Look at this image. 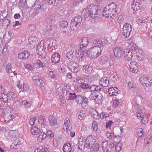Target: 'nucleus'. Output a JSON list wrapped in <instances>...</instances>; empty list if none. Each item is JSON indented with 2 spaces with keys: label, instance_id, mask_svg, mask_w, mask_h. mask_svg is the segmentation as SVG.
<instances>
[{
  "label": "nucleus",
  "instance_id": "47",
  "mask_svg": "<svg viewBox=\"0 0 152 152\" xmlns=\"http://www.w3.org/2000/svg\"><path fill=\"white\" fill-rule=\"evenodd\" d=\"M80 86L81 88L85 89H88L89 88V85L88 84L84 83H82V85H80Z\"/></svg>",
  "mask_w": 152,
  "mask_h": 152
},
{
  "label": "nucleus",
  "instance_id": "56",
  "mask_svg": "<svg viewBox=\"0 0 152 152\" xmlns=\"http://www.w3.org/2000/svg\"><path fill=\"white\" fill-rule=\"evenodd\" d=\"M49 136L50 137L53 138L54 136V134L51 131H48L47 132L46 136Z\"/></svg>",
  "mask_w": 152,
  "mask_h": 152
},
{
  "label": "nucleus",
  "instance_id": "5",
  "mask_svg": "<svg viewBox=\"0 0 152 152\" xmlns=\"http://www.w3.org/2000/svg\"><path fill=\"white\" fill-rule=\"evenodd\" d=\"M82 18L79 15H76L71 20L70 27L72 30H76L80 26L82 22Z\"/></svg>",
  "mask_w": 152,
  "mask_h": 152
},
{
  "label": "nucleus",
  "instance_id": "30",
  "mask_svg": "<svg viewBox=\"0 0 152 152\" xmlns=\"http://www.w3.org/2000/svg\"><path fill=\"white\" fill-rule=\"evenodd\" d=\"M8 134L11 137L17 138L19 136V133L17 130H12L9 131Z\"/></svg>",
  "mask_w": 152,
  "mask_h": 152
},
{
  "label": "nucleus",
  "instance_id": "10",
  "mask_svg": "<svg viewBox=\"0 0 152 152\" xmlns=\"http://www.w3.org/2000/svg\"><path fill=\"white\" fill-rule=\"evenodd\" d=\"M72 128V123L70 119L66 118L64 121L63 129L66 132H68Z\"/></svg>",
  "mask_w": 152,
  "mask_h": 152
},
{
  "label": "nucleus",
  "instance_id": "12",
  "mask_svg": "<svg viewBox=\"0 0 152 152\" xmlns=\"http://www.w3.org/2000/svg\"><path fill=\"white\" fill-rule=\"evenodd\" d=\"M37 39L36 37H30L28 39L29 43L28 45V47L31 49H33L37 44Z\"/></svg>",
  "mask_w": 152,
  "mask_h": 152
},
{
  "label": "nucleus",
  "instance_id": "7",
  "mask_svg": "<svg viewBox=\"0 0 152 152\" xmlns=\"http://www.w3.org/2000/svg\"><path fill=\"white\" fill-rule=\"evenodd\" d=\"M96 141V137L95 136H89L86 139L84 146L87 148H90L91 147L95 144Z\"/></svg>",
  "mask_w": 152,
  "mask_h": 152
},
{
  "label": "nucleus",
  "instance_id": "21",
  "mask_svg": "<svg viewBox=\"0 0 152 152\" xmlns=\"http://www.w3.org/2000/svg\"><path fill=\"white\" fill-rule=\"evenodd\" d=\"M109 83L107 77H105L101 78L99 80V83L100 85L103 87H107Z\"/></svg>",
  "mask_w": 152,
  "mask_h": 152
},
{
  "label": "nucleus",
  "instance_id": "46",
  "mask_svg": "<svg viewBox=\"0 0 152 152\" xmlns=\"http://www.w3.org/2000/svg\"><path fill=\"white\" fill-rule=\"evenodd\" d=\"M63 96L66 99H67L70 93L69 91L66 90L64 89L63 90Z\"/></svg>",
  "mask_w": 152,
  "mask_h": 152
},
{
  "label": "nucleus",
  "instance_id": "18",
  "mask_svg": "<svg viewBox=\"0 0 152 152\" xmlns=\"http://www.w3.org/2000/svg\"><path fill=\"white\" fill-rule=\"evenodd\" d=\"M36 51L37 54L40 56L42 55L43 57H45L46 53L44 49V46L38 45L36 49Z\"/></svg>",
  "mask_w": 152,
  "mask_h": 152
},
{
  "label": "nucleus",
  "instance_id": "19",
  "mask_svg": "<svg viewBox=\"0 0 152 152\" xmlns=\"http://www.w3.org/2000/svg\"><path fill=\"white\" fill-rule=\"evenodd\" d=\"M48 62L47 61L45 60L43 62L41 60H38L34 64V67H35L36 65L37 68L39 67H43L47 65Z\"/></svg>",
  "mask_w": 152,
  "mask_h": 152
},
{
  "label": "nucleus",
  "instance_id": "15",
  "mask_svg": "<svg viewBox=\"0 0 152 152\" xmlns=\"http://www.w3.org/2000/svg\"><path fill=\"white\" fill-rule=\"evenodd\" d=\"M123 51L121 48L119 47L115 48L113 50L114 55L118 58L123 56Z\"/></svg>",
  "mask_w": 152,
  "mask_h": 152
},
{
  "label": "nucleus",
  "instance_id": "32",
  "mask_svg": "<svg viewBox=\"0 0 152 152\" xmlns=\"http://www.w3.org/2000/svg\"><path fill=\"white\" fill-rule=\"evenodd\" d=\"M31 132L32 135H35L38 134L40 132V130L37 127L34 126L32 127Z\"/></svg>",
  "mask_w": 152,
  "mask_h": 152
},
{
  "label": "nucleus",
  "instance_id": "11",
  "mask_svg": "<svg viewBox=\"0 0 152 152\" xmlns=\"http://www.w3.org/2000/svg\"><path fill=\"white\" fill-rule=\"evenodd\" d=\"M23 142V140L21 138L18 137L13 141L11 146V148L14 149H17L19 147L20 145Z\"/></svg>",
  "mask_w": 152,
  "mask_h": 152
},
{
  "label": "nucleus",
  "instance_id": "41",
  "mask_svg": "<svg viewBox=\"0 0 152 152\" xmlns=\"http://www.w3.org/2000/svg\"><path fill=\"white\" fill-rule=\"evenodd\" d=\"M102 96L100 94L96 96L95 97L92 99V100H94L95 101H97L98 103H100L102 102Z\"/></svg>",
  "mask_w": 152,
  "mask_h": 152
},
{
  "label": "nucleus",
  "instance_id": "25",
  "mask_svg": "<svg viewBox=\"0 0 152 152\" xmlns=\"http://www.w3.org/2000/svg\"><path fill=\"white\" fill-rule=\"evenodd\" d=\"M72 150V145L70 143L66 142L64 144L63 148L64 152H71Z\"/></svg>",
  "mask_w": 152,
  "mask_h": 152
},
{
  "label": "nucleus",
  "instance_id": "33",
  "mask_svg": "<svg viewBox=\"0 0 152 152\" xmlns=\"http://www.w3.org/2000/svg\"><path fill=\"white\" fill-rule=\"evenodd\" d=\"M49 123L51 125L54 126L57 124L56 119L52 115L50 116L48 118Z\"/></svg>",
  "mask_w": 152,
  "mask_h": 152
},
{
  "label": "nucleus",
  "instance_id": "22",
  "mask_svg": "<svg viewBox=\"0 0 152 152\" xmlns=\"http://www.w3.org/2000/svg\"><path fill=\"white\" fill-rule=\"evenodd\" d=\"M30 53L27 50H24L18 55L19 58L22 59L27 58L29 56Z\"/></svg>",
  "mask_w": 152,
  "mask_h": 152
},
{
  "label": "nucleus",
  "instance_id": "24",
  "mask_svg": "<svg viewBox=\"0 0 152 152\" xmlns=\"http://www.w3.org/2000/svg\"><path fill=\"white\" fill-rule=\"evenodd\" d=\"M148 79L145 77H141L140 78L139 81L141 84L144 86H148L151 85L152 82H149L148 81Z\"/></svg>",
  "mask_w": 152,
  "mask_h": 152
},
{
  "label": "nucleus",
  "instance_id": "23",
  "mask_svg": "<svg viewBox=\"0 0 152 152\" xmlns=\"http://www.w3.org/2000/svg\"><path fill=\"white\" fill-rule=\"evenodd\" d=\"M137 66L138 64L135 62H131L129 65L131 71L134 73L137 72L138 69Z\"/></svg>",
  "mask_w": 152,
  "mask_h": 152
},
{
  "label": "nucleus",
  "instance_id": "61",
  "mask_svg": "<svg viewBox=\"0 0 152 152\" xmlns=\"http://www.w3.org/2000/svg\"><path fill=\"white\" fill-rule=\"evenodd\" d=\"M136 22L138 24L140 25H142L144 23V22L142 20L140 19H137V20Z\"/></svg>",
  "mask_w": 152,
  "mask_h": 152
},
{
  "label": "nucleus",
  "instance_id": "53",
  "mask_svg": "<svg viewBox=\"0 0 152 152\" xmlns=\"http://www.w3.org/2000/svg\"><path fill=\"white\" fill-rule=\"evenodd\" d=\"M36 120V117H34L31 118L29 120V124H30L32 126L34 124V122Z\"/></svg>",
  "mask_w": 152,
  "mask_h": 152
},
{
  "label": "nucleus",
  "instance_id": "52",
  "mask_svg": "<svg viewBox=\"0 0 152 152\" xmlns=\"http://www.w3.org/2000/svg\"><path fill=\"white\" fill-rule=\"evenodd\" d=\"M24 66L25 67V69H26L28 71H31L33 69V67L32 66L29 64H24Z\"/></svg>",
  "mask_w": 152,
  "mask_h": 152
},
{
  "label": "nucleus",
  "instance_id": "50",
  "mask_svg": "<svg viewBox=\"0 0 152 152\" xmlns=\"http://www.w3.org/2000/svg\"><path fill=\"white\" fill-rule=\"evenodd\" d=\"M92 127L94 131H97L98 129V124L95 121H93L92 123Z\"/></svg>",
  "mask_w": 152,
  "mask_h": 152
},
{
  "label": "nucleus",
  "instance_id": "59",
  "mask_svg": "<svg viewBox=\"0 0 152 152\" xmlns=\"http://www.w3.org/2000/svg\"><path fill=\"white\" fill-rule=\"evenodd\" d=\"M66 99L63 96H60V101L63 104H64L66 102Z\"/></svg>",
  "mask_w": 152,
  "mask_h": 152
},
{
  "label": "nucleus",
  "instance_id": "44",
  "mask_svg": "<svg viewBox=\"0 0 152 152\" xmlns=\"http://www.w3.org/2000/svg\"><path fill=\"white\" fill-rule=\"evenodd\" d=\"M137 134L139 137H142L143 135V130L141 128H138L137 130Z\"/></svg>",
  "mask_w": 152,
  "mask_h": 152
},
{
  "label": "nucleus",
  "instance_id": "14",
  "mask_svg": "<svg viewBox=\"0 0 152 152\" xmlns=\"http://www.w3.org/2000/svg\"><path fill=\"white\" fill-rule=\"evenodd\" d=\"M33 80L38 86L42 87L44 85V81L38 76H34L32 77Z\"/></svg>",
  "mask_w": 152,
  "mask_h": 152
},
{
  "label": "nucleus",
  "instance_id": "37",
  "mask_svg": "<svg viewBox=\"0 0 152 152\" xmlns=\"http://www.w3.org/2000/svg\"><path fill=\"white\" fill-rule=\"evenodd\" d=\"M7 95L8 98L9 100H14L17 97V95L13 92H9L8 93Z\"/></svg>",
  "mask_w": 152,
  "mask_h": 152
},
{
  "label": "nucleus",
  "instance_id": "57",
  "mask_svg": "<svg viewBox=\"0 0 152 152\" xmlns=\"http://www.w3.org/2000/svg\"><path fill=\"white\" fill-rule=\"evenodd\" d=\"M119 79V77L116 74H115L112 78V80L113 81H117Z\"/></svg>",
  "mask_w": 152,
  "mask_h": 152
},
{
  "label": "nucleus",
  "instance_id": "20",
  "mask_svg": "<svg viewBox=\"0 0 152 152\" xmlns=\"http://www.w3.org/2000/svg\"><path fill=\"white\" fill-rule=\"evenodd\" d=\"M87 99L86 97H82L80 96H77V99H76V102L79 104L83 103L86 104L87 103Z\"/></svg>",
  "mask_w": 152,
  "mask_h": 152
},
{
  "label": "nucleus",
  "instance_id": "62",
  "mask_svg": "<svg viewBox=\"0 0 152 152\" xmlns=\"http://www.w3.org/2000/svg\"><path fill=\"white\" fill-rule=\"evenodd\" d=\"M113 123V122L111 121H109L106 123V127L107 128H109L111 127V126L112 124Z\"/></svg>",
  "mask_w": 152,
  "mask_h": 152
},
{
  "label": "nucleus",
  "instance_id": "9",
  "mask_svg": "<svg viewBox=\"0 0 152 152\" xmlns=\"http://www.w3.org/2000/svg\"><path fill=\"white\" fill-rule=\"evenodd\" d=\"M69 69L72 72L74 73H77L80 70L78 64L74 61H71L68 64Z\"/></svg>",
  "mask_w": 152,
  "mask_h": 152
},
{
  "label": "nucleus",
  "instance_id": "4",
  "mask_svg": "<svg viewBox=\"0 0 152 152\" xmlns=\"http://www.w3.org/2000/svg\"><path fill=\"white\" fill-rule=\"evenodd\" d=\"M116 6L114 4L109 5L105 7L103 10L102 15L105 17H108L111 15L114 16L116 14Z\"/></svg>",
  "mask_w": 152,
  "mask_h": 152
},
{
  "label": "nucleus",
  "instance_id": "64",
  "mask_svg": "<svg viewBox=\"0 0 152 152\" xmlns=\"http://www.w3.org/2000/svg\"><path fill=\"white\" fill-rule=\"evenodd\" d=\"M39 152H49L48 149L45 148H43L42 147V148L39 150Z\"/></svg>",
  "mask_w": 152,
  "mask_h": 152
},
{
  "label": "nucleus",
  "instance_id": "29",
  "mask_svg": "<svg viewBox=\"0 0 152 152\" xmlns=\"http://www.w3.org/2000/svg\"><path fill=\"white\" fill-rule=\"evenodd\" d=\"M91 115L93 118L96 119H98L99 118V116L97 112L94 109L92 108L90 109L89 110Z\"/></svg>",
  "mask_w": 152,
  "mask_h": 152
},
{
  "label": "nucleus",
  "instance_id": "54",
  "mask_svg": "<svg viewBox=\"0 0 152 152\" xmlns=\"http://www.w3.org/2000/svg\"><path fill=\"white\" fill-rule=\"evenodd\" d=\"M98 46H104L106 45V43L104 41H102L101 40H98Z\"/></svg>",
  "mask_w": 152,
  "mask_h": 152
},
{
  "label": "nucleus",
  "instance_id": "27",
  "mask_svg": "<svg viewBox=\"0 0 152 152\" xmlns=\"http://www.w3.org/2000/svg\"><path fill=\"white\" fill-rule=\"evenodd\" d=\"M106 136L109 140H112L113 141H116V138H115V135L113 132L107 131L106 133Z\"/></svg>",
  "mask_w": 152,
  "mask_h": 152
},
{
  "label": "nucleus",
  "instance_id": "63",
  "mask_svg": "<svg viewBox=\"0 0 152 152\" xmlns=\"http://www.w3.org/2000/svg\"><path fill=\"white\" fill-rule=\"evenodd\" d=\"M72 77V74L71 72L68 73L66 75V77L68 79H71Z\"/></svg>",
  "mask_w": 152,
  "mask_h": 152
},
{
  "label": "nucleus",
  "instance_id": "6",
  "mask_svg": "<svg viewBox=\"0 0 152 152\" xmlns=\"http://www.w3.org/2000/svg\"><path fill=\"white\" fill-rule=\"evenodd\" d=\"M102 145L104 152H114V145L113 143L105 141L102 142Z\"/></svg>",
  "mask_w": 152,
  "mask_h": 152
},
{
  "label": "nucleus",
  "instance_id": "38",
  "mask_svg": "<svg viewBox=\"0 0 152 152\" xmlns=\"http://www.w3.org/2000/svg\"><path fill=\"white\" fill-rule=\"evenodd\" d=\"M83 70L85 73L89 74L91 72L92 68L91 66H84L83 67Z\"/></svg>",
  "mask_w": 152,
  "mask_h": 152
},
{
  "label": "nucleus",
  "instance_id": "13",
  "mask_svg": "<svg viewBox=\"0 0 152 152\" xmlns=\"http://www.w3.org/2000/svg\"><path fill=\"white\" fill-rule=\"evenodd\" d=\"M130 49H124L123 51V56L128 61L132 60V53L130 50Z\"/></svg>",
  "mask_w": 152,
  "mask_h": 152
},
{
  "label": "nucleus",
  "instance_id": "8",
  "mask_svg": "<svg viewBox=\"0 0 152 152\" xmlns=\"http://www.w3.org/2000/svg\"><path fill=\"white\" fill-rule=\"evenodd\" d=\"M122 29V35L126 38L129 37L132 30L131 25L126 23L124 25Z\"/></svg>",
  "mask_w": 152,
  "mask_h": 152
},
{
  "label": "nucleus",
  "instance_id": "39",
  "mask_svg": "<svg viewBox=\"0 0 152 152\" xmlns=\"http://www.w3.org/2000/svg\"><path fill=\"white\" fill-rule=\"evenodd\" d=\"M46 137V134L44 133L43 132L40 133V134L37 138V140L39 142H41L42 140Z\"/></svg>",
  "mask_w": 152,
  "mask_h": 152
},
{
  "label": "nucleus",
  "instance_id": "1",
  "mask_svg": "<svg viewBox=\"0 0 152 152\" xmlns=\"http://www.w3.org/2000/svg\"><path fill=\"white\" fill-rule=\"evenodd\" d=\"M99 11L98 10L97 6H89L87 8H85L82 12L84 18H90L97 17L99 14Z\"/></svg>",
  "mask_w": 152,
  "mask_h": 152
},
{
  "label": "nucleus",
  "instance_id": "48",
  "mask_svg": "<svg viewBox=\"0 0 152 152\" xmlns=\"http://www.w3.org/2000/svg\"><path fill=\"white\" fill-rule=\"evenodd\" d=\"M74 51H72L71 50L70 51H69L66 54V58H67L69 59L71 58H72L73 56V53Z\"/></svg>",
  "mask_w": 152,
  "mask_h": 152
},
{
  "label": "nucleus",
  "instance_id": "36",
  "mask_svg": "<svg viewBox=\"0 0 152 152\" xmlns=\"http://www.w3.org/2000/svg\"><path fill=\"white\" fill-rule=\"evenodd\" d=\"M86 113L85 111L81 110L78 116V118L80 120H83L86 116Z\"/></svg>",
  "mask_w": 152,
  "mask_h": 152
},
{
  "label": "nucleus",
  "instance_id": "26",
  "mask_svg": "<svg viewBox=\"0 0 152 152\" xmlns=\"http://www.w3.org/2000/svg\"><path fill=\"white\" fill-rule=\"evenodd\" d=\"M140 5V4L137 2L134 1L131 5V8L134 12L137 11L141 8Z\"/></svg>",
  "mask_w": 152,
  "mask_h": 152
},
{
  "label": "nucleus",
  "instance_id": "35",
  "mask_svg": "<svg viewBox=\"0 0 152 152\" xmlns=\"http://www.w3.org/2000/svg\"><path fill=\"white\" fill-rule=\"evenodd\" d=\"M51 41L48 40L45 43V45L48 47V48H50L51 47H55L56 45V41Z\"/></svg>",
  "mask_w": 152,
  "mask_h": 152
},
{
  "label": "nucleus",
  "instance_id": "3",
  "mask_svg": "<svg viewBox=\"0 0 152 152\" xmlns=\"http://www.w3.org/2000/svg\"><path fill=\"white\" fill-rule=\"evenodd\" d=\"M102 50L99 47L95 46L91 48L86 51V54L88 57L92 59H95L101 54Z\"/></svg>",
  "mask_w": 152,
  "mask_h": 152
},
{
  "label": "nucleus",
  "instance_id": "58",
  "mask_svg": "<svg viewBox=\"0 0 152 152\" xmlns=\"http://www.w3.org/2000/svg\"><path fill=\"white\" fill-rule=\"evenodd\" d=\"M10 21L9 19H5L3 20V23L8 26L10 23Z\"/></svg>",
  "mask_w": 152,
  "mask_h": 152
},
{
  "label": "nucleus",
  "instance_id": "31",
  "mask_svg": "<svg viewBox=\"0 0 152 152\" xmlns=\"http://www.w3.org/2000/svg\"><path fill=\"white\" fill-rule=\"evenodd\" d=\"M20 104L23 106L25 108L27 109L29 108L31 105L30 102L28 101L24 100L22 101L20 103Z\"/></svg>",
  "mask_w": 152,
  "mask_h": 152
},
{
  "label": "nucleus",
  "instance_id": "40",
  "mask_svg": "<svg viewBox=\"0 0 152 152\" xmlns=\"http://www.w3.org/2000/svg\"><path fill=\"white\" fill-rule=\"evenodd\" d=\"M68 23L65 20L61 21L60 23V26L63 29L66 28L68 26Z\"/></svg>",
  "mask_w": 152,
  "mask_h": 152
},
{
  "label": "nucleus",
  "instance_id": "45",
  "mask_svg": "<svg viewBox=\"0 0 152 152\" xmlns=\"http://www.w3.org/2000/svg\"><path fill=\"white\" fill-rule=\"evenodd\" d=\"M14 118V116L13 115H9V116L5 118V122L6 123L9 122L10 121L12 120Z\"/></svg>",
  "mask_w": 152,
  "mask_h": 152
},
{
  "label": "nucleus",
  "instance_id": "28",
  "mask_svg": "<svg viewBox=\"0 0 152 152\" xmlns=\"http://www.w3.org/2000/svg\"><path fill=\"white\" fill-rule=\"evenodd\" d=\"M46 118L45 116H40L38 117V122L39 124L41 125V127H45L46 124Z\"/></svg>",
  "mask_w": 152,
  "mask_h": 152
},
{
  "label": "nucleus",
  "instance_id": "16",
  "mask_svg": "<svg viewBox=\"0 0 152 152\" xmlns=\"http://www.w3.org/2000/svg\"><path fill=\"white\" fill-rule=\"evenodd\" d=\"M8 95L4 93L2 87L0 86V100L4 102L7 103L8 101Z\"/></svg>",
  "mask_w": 152,
  "mask_h": 152
},
{
  "label": "nucleus",
  "instance_id": "49",
  "mask_svg": "<svg viewBox=\"0 0 152 152\" xmlns=\"http://www.w3.org/2000/svg\"><path fill=\"white\" fill-rule=\"evenodd\" d=\"M12 65L10 64H8L6 66V69L7 71V72L10 73L12 72Z\"/></svg>",
  "mask_w": 152,
  "mask_h": 152
},
{
  "label": "nucleus",
  "instance_id": "60",
  "mask_svg": "<svg viewBox=\"0 0 152 152\" xmlns=\"http://www.w3.org/2000/svg\"><path fill=\"white\" fill-rule=\"evenodd\" d=\"M29 88V87L28 85L23 83V91H26L28 90Z\"/></svg>",
  "mask_w": 152,
  "mask_h": 152
},
{
  "label": "nucleus",
  "instance_id": "34",
  "mask_svg": "<svg viewBox=\"0 0 152 152\" xmlns=\"http://www.w3.org/2000/svg\"><path fill=\"white\" fill-rule=\"evenodd\" d=\"M99 145L96 143L92 146L91 147L90 149V150L91 152H97L99 150Z\"/></svg>",
  "mask_w": 152,
  "mask_h": 152
},
{
  "label": "nucleus",
  "instance_id": "55",
  "mask_svg": "<svg viewBox=\"0 0 152 152\" xmlns=\"http://www.w3.org/2000/svg\"><path fill=\"white\" fill-rule=\"evenodd\" d=\"M107 61V58L105 57H101V58L100 61L103 64H105Z\"/></svg>",
  "mask_w": 152,
  "mask_h": 152
},
{
  "label": "nucleus",
  "instance_id": "42",
  "mask_svg": "<svg viewBox=\"0 0 152 152\" xmlns=\"http://www.w3.org/2000/svg\"><path fill=\"white\" fill-rule=\"evenodd\" d=\"M47 20L50 23H53L55 21V17L53 15H50L48 16Z\"/></svg>",
  "mask_w": 152,
  "mask_h": 152
},
{
  "label": "nucleus",
  "instance_id": "43",
  "mask_svg": "<svg viewBox=\"0 0 152 152\" xmlns=\"http://www.w3.org/2000/svg\"><path fill=\"white\" fill-rule=\"evenodd\" d=\"M77 96H76L75 93H70L69 94V95L68 97L69 98L67 100H69L70 99V100H73L75 99H77Z\"/></svg>",
  "mask_w": 152,
  "mask_h": 152
},
{
  "label": "nucleus",
  "instance_id": "2",
  "mask_svg": "<svg viewBox=\"0 0 152 152\" xmlns=\"http://www.w3.org/2000/svg\"><path fill=\"white\" fill-rule=\"evenodd\" d=\"M89 41L88 38L86 37H84L79 40L80 43L78 46V50L80 53V58H81V60L83 61L85 58V56L86 54L87 47Z\"/></svg>",
  "mask_w": 152,
  "mask_h": 152
},
{
  "label": "nucleus",
  "instance_id": "51",
  "mask_svg": "<svg viewBox=\"0 0 152 152\" xmlns=\"http://www.w3.org/2000/svg\"><path fill=\"white\" fill-rule=\"evenodd\" d=\"M49 76L52 79H55L56 78L55 76V72H53L50 71L49 72V73L48 74Z\"/></svg>",
  "mask_w": 152,
  "mask_h": 152
},
{
  "label": "nucleus",
  "instance_id": "17",
  "mask_svg": "<svg viewBox=\"0 0 152 152\" xmlns=\"http://www.w3.org/2000/svg\"><path fill=\"white\" fill-rule=\"evenodd\" d=\"M60 59V56L59 54L57 53H55L52 55L51 60L52 63L56 64L59 62Z\"/></svg>",
  "mask_w": 152,
  "mask_h": 152
}]
</instances>
